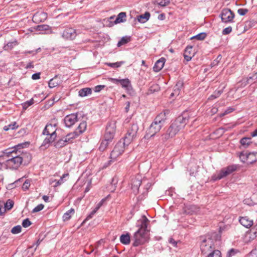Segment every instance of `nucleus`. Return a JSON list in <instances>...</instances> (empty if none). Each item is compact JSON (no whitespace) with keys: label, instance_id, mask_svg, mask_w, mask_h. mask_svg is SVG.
Instances as JSON below:
<instances>
[{"label":"nucleus","instance_id":"14","mask_svg":"<svg viewBox=\"0 0 257 257\" xmlns=\"http://www.w3.org/2000/svg\"><path fill=\"white\" fill-rule=\"evenodd\" d=\"M239 221L242 225L246 228H249L253 225V220L247 216L240 217Z\"/></svg>","mask_w":257,"mask_h":257},{"label":"nucleus","instance_id":"59","mask_svg":"<svg viewBox=\"0 0 257 257\" xmlns=\"http://www.w3.org/2000/svg\"><path fill=\"white\" fill-rule=\"evenodd\" d=\"M104 87H105L104 85H97L94 88V91L96 92H98L100 91Z\"/></svg>","mask_w":257,"mask_h":257},{"label":"nucleus","instance_id":"6","mask_svg":"<svg viewBox=\"0 0 257 257\" xmlns=\"http://www.w3.org/2000/svg\"><path fill=\"white\" fill-rule=\"evenodd\" d=\"M142 230H138L134 234L132 238L133 245L134 246H138L148 242L149 239V234L144 232Z\"/></svg>","mask_w":257,"mask_h":257},{"label":"nucleus","instance_id":"3","mask_svg":"<svg viewBox=\"0 0 257 257\" xmlns=\"http://www.w3.org/2000/svg\"><path fill=\"white\" fill-rule=\"evenodd\" d=\"M166 120V114L165 112H161L159 114L150 125L145 138L146 139H149L154 137L157 133L159 132L163 126Z\"/></svg>","mask_w":257,"mask_h":257},{"label":"nucleus","instance_id":"44","mask_svg":"<svg viewBox=\"0 0 257 257\" xmlns=\"http://www.w3.org/2000/svg\"><path fill=\"white\" fill-rule=\"evenodd\" d=\"M34 103V99L33 98L31 99L30 100L25 102L22 104L23 108L24 109L26 110L30 106L32 105Z\"/></svg>","mask_w":257,"mask_h":257},{"label":"nucleus","instance_id":"54","mask_svg":"<svg viewBox=\"0 0 257 257\" xmlns=\"http://www.w3.org/2000/svg\"><path fill=\"white\" fill-rule=\"evenodd\" d=\"M248 12V10L246 9H239L237 10V13L240 16H244L245 15L247 12Z\"/></svg>","mask_w":257,"mask_h":257},{"label":"nucleus","instance_id":"31","mask_svg":"<svg viewBox=\"0 0 257 257\" xmlns=\"http://www.w3.org/2000/svg\"><path fill=\"white\" fill-rule=\"evenodd\" d=\"M59 84V81L58 80L57 76L50 79L49 82V87L50 88H54Z\"/></svg>","mask_w":257,"mask_h":257},{"label":"nucleus","instance_id":"23","mask_svg":"<svg viewBox=\"0 0 257 257\" xmlns=\"http://www.w3.org/2000/svg\"><path fill=\"white\" fill-rule=\"evenodd\" d=\"M126 21V13L125 12H121L117 15V18L114 21V24H117L123 23Z\"/></svg>","mask_w":257,"mask_h":257},{"label":"nucleus","instance_id":"64","mask_svg":"<svg viewBox=\"0 0 257 257\" xmlns=\"http://www.w3.org/2000/svg\"><path fill=\"white\" fill-rule=\"evenodd\" d=\"M30 183L29 181H26L23 184V188L25 189H28L29 188V187H30Z\"/></svg>","mask_w":257,"mask_h":257},{"label":"nucleus","instance_id":"25","mask_svg":"<svg viewBox=\"0 0 257 257\" xmlns=\"http://www.w3.org/2000/svg\"><path fill=\"white\" fill-rule=\"evenodd\" d=\"M87 128V123L85 121H83L80 122L77 127L76 131L78 132V134L80 135V134L84 133Z\"/></svg>","mask_w":257,"mask_h":257},{"label":"nucleus","instance_id":"19","mask_svg":"<svg viewBox=\"0 0 257 257\" xmlns=\"http://www.w3.org/2000/svg\"><path fill=\"white\" fill-rule=\"evenodd\" d=\"M141 183V180L139 179L132 180V189L135 194H137L138 192Z\"/></svg>","mask_w":257,"mask_h":257},{"label":"nucleus","instance_id":"48","mask_svg":"<svg viewBox=\"0 0 257 257\" xmlns=\"http://www.w3.org/2000/svg\"><path fill=\"white\" fill-rule=\"evenodd\" d=\"M238 252V250L234 249V248H231L230 250H229L227 252L226 256L227 257H231V256L234 255Z\"/></svg>","mask_w":257,"mask_h":257},{"label":"nucleus","instance_id":"21","mask_svg":"<svg viewBox=\"0 0 257 257\" xmlns=\"http://www.w3.org/2000/svg\"><path fill=\"white\" fill-rule=\"evenodd\" d=\"M247 159L248 164L255 162L257 161V152L248 153Z\"/></svg>","mask_w":257,"mask_h":257},{"label":"nucleus","instance_id":"47","mask_svg":"<svg viewBox=\"0 0 257 257\" xmlns=\"http://www.w3.org/2000/svg\"><path fill=\"white\" fill-rule=\"evenodd\" d=\"M22 227L21 225H17L12 228L11 232L13 234H18L21 231Z\"/></svg>","mask_w":257,"mask_h":257},{"label":"nucleus","instance_id":"61","mask_svg":"<svg viewBox=\"0 0 257 257\" xmlns=\"http://www.w3.org/2000/svg\"><path fill=\"white\" fill-rule=\"evenodd\" d=\"M40 74L41 73L40 72L34 73L32 76V78L33 80H37L40 79Z\"/></svg>","mask_w":257,"mask_h":257},{"label":"nucleus","instance_id":"5","mask_svg":"<svg viewBox=\"0 0 257 257\" xmlns=\"http://www.w3.org/2000/svg\"><path fill=\"white\" fill-rule=\"evenodd\" d=\"M129 145H126L125 142L122 140H120L115 146L113 150L111 151L110 154L111 160L109 161L107 165H104L103 168H106L110 165V162L113 161L124 152L125 148Z\"/></svg>","mask_w":257,"mask_h":257},{"label":"nucleus","instance_id":"7","mask_svg":"<svg viewBox=\"0 0 257 257\" xmlns=\"http://www.w3.org/2000/svg\"><path fill=\"white\" fill-rule=\"evenodd\" d=\"M138 130L139 126L138 124L137 123H133L122 139L125 142L126 145H130L137 138Z\"/></svg>","mask_w":257,"mask_h":257},{"label":"nucleus","instance_id":"34","mask_svg":"<svg viewBox=\"0 0 257 257\" xmlns=\"http://www.w3.org/2000/svg\"><path fill=\"white\" fill-rule=\"evenodd\" d=\"M198 208L195 205L189 206L186 212L189 214H193L197 212Z\"/></svg>","mask_w":257,"mask_h":257},{"label":"nucleus","instance_id":"9","mask_svg":"<svg viewBox=\"0 0 257 257\" xmlns=\"http://www.w3.org/2000/svg\"><path fill=\"white\" fill-rule=\"evenodd\" d=\"M234 16L233 12L227 8L223 9L219 15L222 22L224 23H232Z\"/></svg>","mask_w":257,"mask_h":257},{"label":"nucleus","instance_id":"35","mask_svg":"<svg viewBox=\"0 0 257 257\" xmlns=\"http://www.w3.org/2000/svg\"><path fill=\"white\" fill-rule=\"evenodd\" d=\"M18 125L17 124L16 122H14L8 125H6L4 127V130L6 131H9L10 130H15L18 127Z\"/></svg>","mask_w":257,"mask_h":257},{"label":"nucleus","instance_id":"32","mask_svg":"<svg viewBox=\"0 0 257 257\" xmlns=\"http://www.w3.org/2000/svg\"><path fill=\"white\" fill-rule=\"evenodd\" d=\"M182 86V83L180 82H177L176 85L175 86V89L174 90V92H172L170 96L173 97L174 96H178L179 94V87Z\"/></svg>","mask_w":257,"mask_h":257},{"label":"nucleus","instance_id":"46","mask_svg":"<svg viewBox=\"0 0 257 257\" xmlns=\"http://www.w3.org/2000/svg\"><path fill=\"white\" fill-rule=\"evenodd\" d=\"M206 37V34L205 33H201L194 37H193L191 39H196L198 40H203Z\"/></svg>","mask_w":257,"mask_h":257},{"label":"nucleus","instance_id":"2","mask_svg":"<svg viewBox=\"0 0 257 257\" xmlns=\"http://www.w3.org/2000/svg\"><path fill=\"white\" fill-rule=\"evenodd\" d=\"M190 115L187 112H184L173 121L166 133L162 135V140L166 141L174 137L187 123Z\"/></svg>","mask_w":257,"mask_h":257},{"label":"nucleus","instance_id":"53","mask_svg":"<svg viewBox=\"0 0 257 257\" xmlns=\"http://www.w3.org/2000/svg\"><path fill=\"white\" fill-rule=\"evenodd\" d=\"M31 224V222L28 218L25 219L23 221L22 225L24 227H28Z\"/></svg>","mask_w":257,"mask_h":257},{"label":"nucleus","instance_id":"51","mask_svg":"<svg viewBox=\"0 0 257 257\" xmlns=\"http://www.w3.org/2000/svg\"><path fill=\"white\" fill-rule=\"evenodd\" d=\"M44 206L43 204H40L33 209L32 212L35 213L39 212L42 210L44 208Z\"/></svg>","mask_w":257,"mask_h":257},{"label":"nucleus","instance_id":"50","mask_svg":"<svg viewBox=\"0 0 257 257\" xmlns=\"http://www.w3.org/2000/svg\"><path fill=\"white\" fill-rule=\"evenodd\" d=\"M192 48L193 47L191 46H187L186 49H185V51H184V53L188 54V55H193V56H194V54H193V53L192 51Z\"/></svg>","mask_w":257,"mask_h":257},{"label":"nucleus","instance_id":"42","mask_svg":"<svg viewBox=\"0 0 257 257\" xmlns=\"http://www.w3.org/2000/svg\"><path fill=\"white\" fill-rule=\"evenodd\" d=\"M68 176H69L68 173L64 174L62 175V176L61 177L60 179L56 182L55 186H59L61 184H62V183H63L65 181V180H64V179L66 177H68Z\"/></svg>","mask_w":257,"mask_h":257},{"label":"nucleus","instance_id":"55","mask_svg":"<svg viewBox=\"0 0 257 257\" xmlns=\"http://www.w3.org/2000/svg\"><path fill=\"white\" fill-rule=\"evenodd\" d=\"M170 0H161V1L158 3V5L161 7H165L170 4Z\"/></svg>","mask_w":257,"mask_h":257},{"label":"nucleus","instance_id":"36","mask_svg":"<svg viewBox=\"0 0 257 257\" xmlns=\"http://www.w3.org/2000/svg\"><path fill=\"white\" fill-rule=\"evenodd\" d=\"M119 83L123 88H127L131 84V82L128 79H120Z\"/></svg>","mask_w":257,"mask_h":257},{"label":"nucleus","instance_id":"57","mask_svg":"<svg viewBox=\"0 0 257 257\" xmlns=\"http://www.w3.org/2000/svg\"><path fill=\"white\" fill-rule=\"evenodd\" d=\"M248 257H257V247L250 251Z\"/></svg>","mask_w":257,"mask_h":257},{"label":"nucleus","instance_id":"63","mask_svg":"<svg viewBox=\"0 0 257 257\" xmlns=\"http://www.w3.org/2000/svg\"><path fill=\"white\" fill-rule=\"evenodd\" d=\"M183 56H184V59L187 62L190 61L193 57V55H188V54H184V53L183 54Z\"/></svg>","mask_w":257,"mask_h":257},{"label":"nucleus","instance_id":"22","mask_svg":"<svg viewBox=\"0 0 257 257\" xmlns=\"http://www.w3.org/2000/svg\"><path fill=\"white\" fill-rule=\"evenodd\" d=\"M55 139L56 137L53 138H51V136H47L43 141L41 147H44V148H48L49 146L50 143L53 142Z\"/></svg>","mask_w":257,"mask_h":257},{"label":"nucleus","instance_id":"26","mask_svg":"<svg viewBox=\"0 0 257 257\" xmlns=\"http://www.w3.org/2000/svg\"><path fill=\"white\" fill-rule=\"evenodd\" d=\"M67 143L68 142L65 138H63L56 142L54 144V146L56 148H61L66 146Z\"/></svg>","mask_w":257,"mask_h":257},{"label":"nucleus","instance_id":"15","mask_svg":"<svg viewBox=\"0 0 257 257\" xmlns=\"http://www.w3.org/2000/svg\"><path fill=\"white\" fill-rule=\"evenodd\" d=\"M141 226L138 230H142V232L149 233V230L147 229L148 224L149 222V219L146 216H142V219L140 220Z\"/></svg>","mask_w":257,"mask_h":257},{"label":"nucleus","instance_id":"29","mask_svg":"<svg viewBox=\"0 0 257 257\" xmlns=\"http://www.w3.org/2000/svg\"><path fill=\"white\" fill-rule=\"evenodd\" d=\"M75 212L74 209L71 208L65 212L63 216V219L64 221L68 220L71 217V215L74 214Z\"/></svg>","mask_w":257,"mask_h":257},{"label":"nucleus","instance_id":"10","mask_svg":"<svg viewBox=\"0 0 257 257\" xmlns=\"http://www.w3.org/2000/svg\"><path fill=\"white\" fill-rule=\"evenodd\" d=\"M77 35V31L73 28H66L62 34V37L66 40L74 39Z\"/></svg>","mask_w":257,"mask_h":257},{"label":"nucleus","instance_id":"45","mask_svg":"<svg viewBox=\"0 0 257 257\" xmlns=\"http://www.w3.org/2000/svg\"><path fill=\"white\" fill-rule=\"evenodd\" d=\"M248 153L242 152L240 154L239 158L241 162L243 163H246L247 164V157Z\"/></svg>","mask_w":257,"mask_h":257},{"label":"nucleus","instance_id":"33","mask_svg":"<svg viewBox=\"0 0 257 257\" xmlns=\"http://www.w3.org/2000/svg\"><path fill=\"white\" fill-rule=\"evenodd\" d=\"M110 142H111L104 139L101 142V143L100 145V146L99 147V150L102 152L104 151L105 150V149L107 148V147L108 146V145L110 144Z\"/></svg>","mask_w":257,"mask_h":257},{"label":"nucleus","instance_id":"28","mask_svg":"<svg viewBox=\"0 0 257 257\" xmlns=\"http://www.w3.org/2000/svg\"><path fill=\"white\" fill-rule=\"evenodd\" d=\"M78 136H79V135L78 134V132L75 131L73 133L68 134L65 138L67 142L69 143L72 141V140L76 138Z\"/></svg>","mask_w":257,"mask_h":257},{"label":"nucleus","instance_id":"17","mask_svg":"<svg viewBox=\"0 0 257 257\" xmlns=\"http://www.w3.org/2000/svg\"><path fill=\"white\" fill-rule=\"evenodd\" d=\"M165 63V59L164 58H161L155 64L153 67V70L155 72L160 71L164 67Z\"/></svg>","mask_w":257,"mask_h":257},{"label":"nucleus","instance_id":"62","mask_svg":"<svg viewBox=\"0 0 257 257\" xmlns=\"http://www.w3.org/2000/svg\"><path fill=\"white\" fill-rule=\"evenodd\" d=\"M106 199L104 198L102 199L96 205L95 208L97 209L98 210L100 208V207L103 205L104 201H105Z\"/></svg>","mask_w":257,"mask_h":257},{"label":"nucleus","instance_id":"43","mask_svg":"<svg viewBox=\"0 0 257 257\" xmlns=\"http://www.w3.org/2000/svg\"><path fill=\"white\" fill-rule=\"evenodd\" d=\"M224 169L227 171L228 174L230 175L236 170V167L235 165H231L224 168Z\"/></svg>","mask_w":257,"mask_h":257},{"label":"nucleus","instance_id":"20","mask_svg":"<svg viewBox=\"0 0 257 257\" xmlns=\"http://www.w3.org/2000/svg\"><path fill=\"white\" fill-rule=\"evenodd\" d=\"M92 89L89 87H85L80 89L78 91V95L83 97L91 94Z\"/></svg>","mask_w":257,"mask_h":257},{"label":"nucleus","instance_id":"40","mask_svg":"<svg viewBox=\"0 0 257 257\" xmlns=\"http://www.w3.org/2000/svg\"><path fill=\"white\" fill-rule=\"evenodd\" d=\"M207 257H221V253L219 250H215L210 252Z\"/></svg>","mask_w":257,"mask_h":257},{"label":"nucleus","instance_id":"30","mask_svg":"<svg viewBox=\"0 0 257 257\" xmlns=\"http://www.w3.org/2000/svg\"><path fill=\"white\" fill-rule=\"evenodd\" d=\"M14 202L11 199H8L6 202H4V211L10 210L14 206Z\"/></svg>","mask_w":257,"mask_h":257},{"label":"nucleus","instance_id":"1","mask_svg":"<svg viewBox=\"0 0 257 257\" xmlns=\"http://www.w3.org/2000/svg\"><path fill=\"white\" fill-rule=\"evenodd\" d=\"M18 152L15 148L5 150L4 153L6 157L9 158L6 161L7 168L12 169H17L21 165H27L30 160L31 157L29 154Z\"/></svg>","mask_w":257,"mask_h":257},{"label":"nucleus","instance_id":"18","mask_svg":"<svg viewBox=\"0 0 257 257\" xmlns=\"http://www.w3.org/2000/svg\"><path fill=\"white\" fill-rule=\"evenodd\" d=\"M229 175L224 168H222L218 173L212 176V179L214 181L220 180L227 176Z\"/></svg>","mask_w":257,"mask_h":257},{"label":"nucleus","instance_id":"52","mask_svg":"<svg viewBox=\"0 0 257 257\" xmlns=\"http://www.w3.org/2000/svg\"><path fill=\"white\" fill-rule=\"evenodd\" d=\"M232 31V27L229 26L225 29H224L222 32V34L224 35H228L230 34Z\"/></svg>","mask_w":257,"mask_h":257},{"label":"nucleus","instance_id":"24","mask_svg":"<svg viewBox=\"0 0 257 257\" xmlns=\"http://www.w3.org/2000/svg\"><path fill=\"white\" fill-rule=\"evenodd\" d=\"M150 17V14L149 12H146L144 14L138 16V21L141 23H144L149 19Z\"/></svg>","mask_w":257,"mask_h":257},{"label":"nucleus","instance_id":"41","mask_svg":"<svg viewBox=\"0 0 257 257\" xmlns=\"http://www.w3.org/2000/svg\"><path fill=\"white\" fill-rule=\"evenodd\" d=\"M50 27L47 25H41L37 26L36 30L39 31L49 30Z\"/></svg>","mask_w":257,"mask_h":257},{"label":"nucleus","instance_id":"12","mask_svg":"<svg viewBox=\"0 0 257 257\" xmlns=\"http://www.w3.org/2000/svg\"><path fill=\"white\" fill-rule=\"evenodd\" d=\"M56 124H48L43 130V134L46 136H51V138H56Z\"/></svg>","mask_w":257,"mask_h":257},{"label":"nucleus","instance_id":"60","mask_svg":"<svg viewBox=\"0 0 257 257\" xmlns=\"http://www.w3.org/2000/svg\"><path fill=\"white\" fill-rule=\"evenodd\" d=\"M224 88V87H223V88L221 90H216L213 93L216 96V97L218 98L220 96V95L223 93V89Z\"/></svg>","mask_w":257,"mask_h":257},{"label":"nucleus","instance_id":"4","mask_svg":"<svg viewBox=\"0 0 257 257\" xmlns=\"http://www.w3.org/2000/svg\"><path fill=\"white\" fill-rule=\"evenodd\" d=\"M216 237V233L200 237V249L203 253H209L215 250L217 241Z\"/></svg>","mask_w":257,"mask_h":257},{"label":"nucleus","instance_id":"38","mask_svg":"<svg viewBox=\"0 0 257 257\" xmlns=\"http://www.w3.org/2000/svg\"><path fill=\"white\" fill-rule=\"evenodd\" d=\"M124 63V61H119L115 63H107L106 65L112 68H118Z\"/></svg>","mask_w":257,"mask_h":257},{"label":"nucleus","instance_id":"37","mask_svg":"<svg viewBox=\"0 0 257 257\" xmlns=\"http://www.w3.org/2000/svg\"><path fill=\"white\" fill-rule=\"evenodd\" d=\"M130 41V38L128 37H123L117 43V46L120 47L125 45Z\"/></svg>","mask_w":257,"mask_h":257},{"label":"nucleus","instance_id":"13","mask_svg":"<svg viewBox=\"0 0 257 257\" xmlns=\"http://www.w3.org/2000/svg\"><path fill=\"white\" fill-rule=\"evenodd\" d=\"M257 232L253 230H250L246 232L244 235L243 241L245 243H248L253 240L256 237Z\"/></svg>","mask_w":257,"mask_h":257},{"label":"nucleus","instance_id":"56","mask_svg":"<svg viewBox=\"0 0 257 257\" xmlns=\"http://www.w3.org/2000/svg\"><path fill=\"white\" fill-rule=\"evenodd\" d=\"M98 209L95 208L87 216L86 220H88L93 216V215L96 213Z\"/></svg>","mask_w":257,"mask_h":257},{"label":"nucleus","instance_id":"39","mask_svg":"<svg viewBox=\"0 0 257 257\" xmlns=\"http://www.w3.org/2000/svg\"><path fill=\"white\" fill-rule=\"evenodd\" d=\"M240 143L241 145L247 147L251 143L250 139L249 138H243L240 140Z\"/></svg>","mask_w":257,"mask_h":257},{"label":"nucleus","instance_id":"16","mask_svg":"<svg viewBox=\"0 0 257 257\" xmlns=\"http://www.w3.org/2000/svg\"><path fill=\"white\" fill-rule=\"evenodd\" d=\"M47 13L43 12H37L36 14H35V15L33 16V20L36 22H42L45 20L47 19Z\"/></svg>","mask_w":257,"mask_h":257},{"label":"nucleus","instance_id":"8","mask_svg":"<svg viewBox=\"0 0 257 257\" xmlns=\"http://www.w3.org/2000/svg\"><path fill=\"white\" fill-rule=\"evenodd\" d=\"M116 123L115 120H111L107 123L104 136L105 139L112 142L115 133Z\"/></svg>","mask_w":257,"mask_h":257},{"label":"nucleus","instance_id":"11","mask_svg":"<svg viewBox=\"0 0 257 257\" xmlns=\"http://www.w3.org/2000/svg\"><path fill=\"white\" fill-rule=\"evenodd\" d=\"M77 121L78 118L77 113H71L70 114H68L64 118V122L65 126L67 127H71Z\"/></svg>","mask_w":257,"mask_h":257},{"label":"nucleus","instance_id":"49","mask_svg":"<svg viewBox=\"0 0 257 257\" xmlns=\"http://www.w3.org/2000/svg\"><path fill=\"white\" fill-rule=\"evenodd\" d=\"M221 55H219L216 58V59H215V60H213V61L211 63V67H214L215 66H216L218 64V63H219L221 59Z\"/></svg>","mask_w":257,"mask_h":257},{"label":"nucleus","instance_id":"58","mask_svg":"<svg viewBox=\"0 0 257 257\" xmlns=\"http://www.w3.org/2000/svg\"><path fill=\"white\" fill-rule=\"evenodd\" d=\"M4 205V201H0V215H3L5 213L6 211H4V208H3Z\"/></svg>","mask_w":257,"mask_h":257},{"label":"nucleus","instance_id":"27","mask_svg":"<svg viewBox=\"0 0 257 257\" xmlns=\"http://www.w3.org/2000/svg\"><path fill=\"white\" fill-rule=\"evenodd\" d=\"M130 236L128 233L122 234L120 236V241L123 244H128L130 243Z\"/></svg>","mask_w":257,"mask_h":257}]
</instances>
